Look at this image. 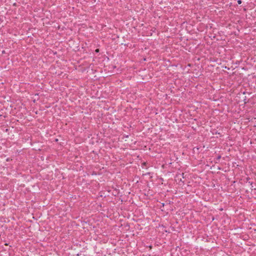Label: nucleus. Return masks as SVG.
<instances>
[{"mask_svg":"<svg viewBox=\"0 0 256 256\" xmlns=\"http://www.w3.org/2000/svg\"><path fill=\"white\" fill-rule=\"evenodd\" d=\"M245 98H246V96H245ZM246 100V98L244 99V100L245 101Z\"/></svg>","mask_w":256,"mask_h":256,"instance_id":"5","label":"nucleus"},{"mask_svg":"<svg viewBox=\"0 0 256 256\" xmlns=\"http://www.w3.org/2000/svg\"><path fill=\"white\" fill-rule=\"evenodd\" d=\"M98 50H96V52H98Z\"/></svg>","mask_w":256,"mask_h":256,"instance_id":"4","label":"nucleus"},{"mask_svg":"<svg viewBox=\"0 0 256 256\" xmlns=\"http://www.w3.org/2000/svg\"><path fill=\"white\" fill-rule=\"evenodd\" d=\"M220 158H221V156H218L217 157V160H220Z\"/></svg>","mask_w":256,"mask_h":256,"instance_id":"2","label":"nucleus"},{"mask_svg":"<svg viewBox=\"0 0 256 256\" xmlns=\"http://www.w3.org/2000/svg\"><path fill=\"white\" fill-rule=\"evenodd\" d=\"M238 3L240 4H242V0H238Z\"/></svg>","mask_w":256,"mask_h":256,"instance_id":"1","label":"nucleus"},{"mask_svg":"<svg viewBox=\"0 0 256 256\" xmlns=\"http://www.w3.org/2000/svg\"><path fill=\"white\" fill-rule=\"evenodd\" d=\"M164 203H162V206H164Z\"/></svg>","mask_w":256,"mask_h":256,"instance_id":"3","label":"nucleus"}]
</instances>
